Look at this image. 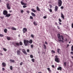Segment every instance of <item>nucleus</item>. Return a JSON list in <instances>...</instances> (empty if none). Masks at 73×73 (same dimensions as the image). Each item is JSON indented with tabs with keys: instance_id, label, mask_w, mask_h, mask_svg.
I'll return each instance as SVG.
<instances>
[{
	"instance_id": "nucleus-1",
	"label": "nucleus",
	"mask_w": 73,
	"mask_h": 73,
	"mask_svg": "<svg viewBox=\"0 0 73 73\" xmlns=\"http://www.w3.org/2000/svg\"><path fill=\"white\" fill-rule=\"evenodd\" d=\"M23 42L25 46H28L29 44V41L28 40H24L23 41Z\"/></svg>"
},
{
	"instance_id": "nucleus-2",
	"label": "nucleus",
	"mask_w": 73,
	"mask_h": 73,
	"mask_svg": "<svg viewBox=\"0 0 73 73\" xmlns=\"http://www.w3.org/2000/svg\"><path fill=\"white\" fill-rule=\"evenodd\" d=\"M55 61L56 62H60V60H59V58H58V56L56 55L55 56Z\"/></svg>"
},
{
	"instance_id": "nucleus-3",
	"label": "nucleus",
	"mask_w": 73,
	"mask_h": 73,
	"mask_svg": "<svg viewBox=\"0 0 73 73\" xmlns=\"http://www.w3.org/2000/svg\"><path fill=\"white\" fill-rule=\"evenodd\" d=\"M58 6L59 7H61L62 5V1H61V0H58Z\"/></svg>"
},
{
	"instance_id": "nucleus-4",
	"label": "nucleus",
	"mask_w": 73,
	"mask_h": 73,
	"mask_svg": "<svg viewBox=\"0 0 73 73\" xmlns=\"http://www.w3.org/2000/svg\"><path fill=\"white\" fill-rule=\"evenodd\" d=\"M23 33H25L26 32H27V29L24 28H23Z\"/></svg>"
},
{
	"instance_id": "nucleus-5",
	"label": "nucleus",
	"mask_w": 73,
	"mask_h": 73,
	"mask_svg": "<svg viewBox=\"0 0 73 73\" xmlns=\"http://www.w3.org/2000/svg\"><path fill=\"white\" fill-rule=\"evenodd\" d=\"M3 14L4 15H6L8 14V12L7 10H4L3 11Z\"/></svg>"
},
{
	"instance_id": "nucleus-6",
	"label": "nucleus",
	"mask_w": 73,
	"mask_h": 73,
	"mask_svg": "<svg viewBox=\"0 0 73 73\" xmlns=\"http://www.w3.org/2000/svg\"><path fill=\"white\" fill-rule=\"evenodd\" d=\"M22 51L24 54H26V55H27V53L26 52V51L25 49H23L22 50Z\"/></svg>"
},
{
	"instance_id": "nucleus-7",
	"label": "nucleus",
	"mask_w": 73,
	"mask_h": 73,
	"mask_svg": "<svg viewBox=\"0 0 73 73\" xmlns=\"http://www.w3.org/2000/svg\"><path fill=\"white\" fill-rule=\"evenodd\" d=\"M7 7L8 9H11V7H10V6H9V3H7L6 4Z\"/></svg>"
},
{
	"instance_id": "nucleus-8",
	"label": "nucleus",
	"mask_w": 73,
	"mask_h": 73,
	"mask_svg": "<svg viewBox=\"0 0 73 73\" xmlns=\"http://www.w3.org/2000/svg\"><path fill=\"white\" fill-rule=\"evenodd\" d=\"M17 55L19 56H20V54H21V52H20V51L19 50H17Z\"/></svg>"
},
{
	"instance_id": "nucleus-9",
	"label": "nucleus",
	"mask_w": 73,
	"mask_h": 73,
	"mask_svg": "<svg viewBox=\"0 0 73 73\" xmlns=\"http://www.w3.org/2000/svg\"><path fill=\"white\" fill-rule=\"evenodd\" d=\"M58 7L57 6H56L55 7V9L54 11L55 12H57L58 11Z\"/></svg>"
},
{
	"instance_id": "nucleus-10",
	"label": "nucleus",
	"mask_w": 73,
	"mask_h": 73,
	"mask_svg": "<svg viewBox=\"0 0 73 73\" xmlns=\"http://www.w3.org/2000/svg\"><path fill=\"white\" fill-rule=\"evenodd\" d=\"M15 46H20V44L19 43H15L14 44ZM17 45V46H16Z\"/></svg>"
},
{
	"instance_id": "nucleus-11",
	"label": "nucleus",
	"mask_w": 73,
	"mask_h": 73,
	"mask_svg": "<svg viewBox=\"0 0 73 73\" xmlns=\"http://www.w3.org/2000/svg\"><path fill=\"white\" fill-rule=\"evenodd\" d=\"M2 65L3 67H5L6 66V64L5 62H3L2 63Z\"/></svg>"
},
{
	"instance_id": "nucleus-12",
	"label": "nucleus",
	"mask_w": 73,
	"mask_h": 73,
	"mask_svg": "<svg viewBox=\"0 0 73 73\" xmlns=\"http://www.w3.org/2000/svg\"><path fill=\"white\" fill-rule=\"evenodd\" d=\"M11 14H7L6 15L5 17H10V16H11Z\"/></svg>"
},
{
	"instance_id": "nucleus-13",
	"label": "nucleus",
	"mask_w": 73,
	"mask_h": 73,
	"mask_svg": "<svg viewBox=\"0 0 73 73\" xmlns=\"http://www.w3.org/2000/svg\"><path fill=\"white\" fill-rule=\"evenodd\" d=\"M61 17L63 19H65L64 15V14H63L62 13H61Z\"/></svg>"
},
{
	"instance_id": "nucleus-14",
	"label": "nucleus",
	"mask_w": 73,
	"mask_h": 73,
	"mask_svg": "<svg viewBox=\"0 0 73 73\" xmlns=\"http://www.w3.org/2000/svg\"><path fill=\"white\" fill-rule=\"evenodd\" d=\"M57 36L59 39H60V40H61V36H60V34H58Z\"/></svg>"
},
{
	"instance_id": "nucleus-15",
	"label": "nucleus",
	"mask_w": 73,
	"mask_h": 73,
	"mask_svg": "<svg viewBox=\"0 0 73 73\" xmlns=\"http://www.w3.org/2000/svg\"><path fill=\"white\" fill-rule=\"evenodd\" d=\"M57 69L58 70H59L61 71L62 70V67H59L57 68Z\"/></svg>"
},
{
	"instance_id": "nucleus-16",
	"label": "nucleus",
	"mask_w": 73,
	"mask_h": 73,
	"mask_svg": "<svg viewBox=\"0 0 73 73\" xmlns=\"http://www.w3.org/2000/svg\"><path fill=\"white\" fill-rule=\"evenodd\" d=\"M47 69L48 70L49 73H51L52 72V70L50 69V68H47Z\"/></svg>"
},
{
	"instance_id": "nucleus-17",
	"label": "nucleus",
	"mask_w": 73,
	"mask_h": 73,
	"mask_svg": "<svg viewBox=\"0 0 73 73\" xmlns=\"http://www.w3.org/2000/svg\"><path fill=\"white\" fill-rule=\"evenodd\" d=\"M33 24L34 25H36V26L38 24L37 22H36L35 21L33 22Z\"/></svg>"
},
{
	"instance_id": "nucleus-18",
	"label": "nucleus",
	"mask_w": 73,
	"mask_h": 73,
	"mask_svg": "<svg viewBox=\"0 0 73 73\" xmlns=\"http://www.w3.org/2000/svg\"><path fill=\"white\" fill-rule=\"evenodd\" d=\"M31 15H32V16H33L34 17H35V16H36V15H35V14L33 13V12L31 13Z\"/></svg>"
},
{
	"instance_id": "nucleus-19",
	"label": "nucleus",
	"mask_w": 73,
	"mask_h": 73,
	"mask_svg": "<svg viewBox=\"0 0 73 73\" xmlns=\"http://www.w3.org/2000/svg\"><path fill=\"white\" fill-rule=\"evenodd\" d=\"M7 29H5L4 30V32L5 33H7Z\"/></svg>"
},
{
	"instance_id": "nucleus-20",
	"label": "nucleus",
	"mask_w": 73,
	"mask_h": 73,
	"mask_svg": "<svg viewBox=\"0 0 73 73\" xmlns=\"http://www.w3.org/2000/svg\"><path fill=\"white\" fill-rule=\"evenodd\" d=\"M29 44H32V42H33V41L32 39H30L29 41Z\"/></svg>"
},
{
	"instance_id": "nucleus-21",
	"label": "nucleus",
	"mask_w": 73,
	"mask_h": 73,
	"mask_svg": "<svg viewBox=\"0 0 73 73\" xmlns=\"http://www.w3.org/2000/svg\"><path fill=\"white\" fill-rule=\"evenodd\" d=\"M11 29H12V30H14V31L16 30V29L13 27H12Z\"/></svg>"
},
{
	"instance_id": "nucleus-22",
	"label": "nucleus",
	"mask_w": 73,
	"mask_h": 73,
	"mask_svg": "<svg viewBox=\"0 0 73 73\" xmlns=\"http://www.w3.org/2000/svg\"><path fill=\"white\" fill-rule=\"evenodd\" d=\"M21 4H22V5H27V4L24 3H23V1H21Z\"/></svg>"
},
{
	"instance_id": "nucleus-23",
	"label": "nucleus",
	"mask_w": 73,
	"mask_h": 73,
	"mask_svg": "<svg viewBox=\"0 0 73 73\" xmlns=\"http://www.w3.org/2000/svg\"><path fill=\"white\" fill-rule=\"evenodd\" d=\"M31 10L33 12L35 13V12H36V10H35L34 9H31Z\"/></svg>"
},
{
	"instance_id": "nucleus-24",
	"label": "nucleus",
	"mask_w": 73,
	"mask_h": 73,
	"mask_svg": "<svg viewBox=\"0 0 73 73\" xmlns=\"http://www.w3.org/2000/svg\"><path fill=\"white\" fill-rule=\"evenodd\" d=\"M9 61L11 62H15V60H14L10 59L9 60Z\"/></svg>"
},
{
	"instance_id": "nucleus-25",
	"label": "nucleus",
	"mask_w": 73,
	"mask_h": 73,
	"mask_svg": "<svg viewBox=\"0 0 73 73\" xmlns=\"http://www.w3.org/2000/svg\"><path fill=\"white\" fill-rule=\"evenodd\" d=\"M36 9L37 11H40V9L39 8H38V6L36 7Z\"/></svg>"
},
{
	"instance_id": "nucleus-26",
	"label": "nucleus",
	"mask_w": 73,
	"mask_h": 73,
	"mask_svg": "<svg viewBox=\"0 0 73 73\" xmlns=\"http://www.w3.org/2000/svg\"><path fill=\"white\" fill-rule=\"evenodd\" d=\"M60 49L58 48L57 50V51L58 53H59V54H60Z\"/></svg>"
},
{
	"instance_id": "nucleus-27",
	"label": "nucleus",
	"mask_w": 73,
	"mask_h": 73,
	"mask_svg": "<svg viewBox=\"0 0 73 73\" xmlns=\"http://www.w3.org/2000/svg\"><path fill=\"white\" fill-rule=\"evenodd\" d=\"M7 39L8 40H11V38L9 37H7Z\"/></svg>"
},
{
	"instance_id": "nucleus-28",
	"label": "nucleus",
	"mask_w": 73,
	"mask_h": 73,
	"mask_svg": "<svg viewBox=\"0 0 73 73\" xmlns=\"http://www.w3.org/2000/svg\"><path fill=\"white\" fill-rule=\"evenodd\" d=\"M48 11H49L50 12L52 13V9H49V8H48Z\"/></svg>"
},
{
	"instance_id": "nucleus-29",
	"label": "nucleus",
	"mask_w": 73,
	"mask_h": 73,
	"mask_svg": "<svg viewBox=\"0 0 73 73\" xmlns=\"http://www.w3.org/2000/svg\"><path fill=\"white\" fill-rule=\"evenodd\" d=\"M43 46H44V49H46V46L45 44H43Z\"/></svg>"
},
{
	"instance_id": "nucleus-30",
	"label": "nucleus",
	"mask_w": 73,
	"mask_h": 73,
	"mask_svg": "<svg viewBox=\"0 0 73 73\" xmlns=\"http://www.w3.org/2000/svg\"><path fill=\"white\" fill-rule=\"evenodd\" d=\"M19 45H23V43H22V42H20L19 43Z\"/></svg>"
},
{
	"instance_id": "nucleus-31",
	"label": "nucleus",
	"mask_w": 73,
	"mask_h": 73,
	"mask_svg": "<svg viewBox=\"0 0 73 73\" xmlns=\"http://www.w3.org/2000/svg\"><path fill=\"white\" fill-rule=\"evenodd\" d=\"M58 41L59 42H64V41L62 40H58Z\"/></svg>"
},
{
	"instance_id": "nucleus-32",
	"label": "nucleus",
	"mask_w": 73,
	"mask_h": 73,
	"mask_svg": "<svg viewBox=\"0 0 73 73\" xmlns=\"http://www.w3.org/2000/svg\"><path fill=\"white\" fill-rule=\"evenodd\" d=\"M10 69L12 70H13V67H12V66H10Z\"/></svg>"
},
{
	"instance_id": "nucleus-33",
	"label": "nucleus",
	"mask_w": 73,
	"mask_h": 73,
	"mask_svg": "<svg viewBox=\"0 0 73 73\" xmlns=\"http://www.w3.org/2000/svg\"><path fill=\"white\" fill-rule=\"evenodd\" d=\"M71 51H73V45L71 47Z\"/></svg>"
},
{
	"instance_id": "nucleus-34",
	"label": "nucleus",
	"mask_w": 73,
	"mask_h": 73,
	"mask_svg": "<svg viewBox=\"0 0 73 73\" xmlns=\"http://www.w3.org/2000/svg\"><path fill=\"white\" fill-rule=\"evenodd\" d=\"M31 61L33 62H35V59H32Z\"/></svg>"
},
{
	"instance_id": "nucleus-35",
	"label": "nucleus",
	"mask_w": 73,
	"mask_h": 73,
	"mask_svg": "<svg viewBox=\"0 0 73 73\" xmlns=\"http://www.w3.org/2000/svg\"><path fill=\"white\" fill-rule=\"evenodd\" d=\"M51 52L53 53H55V51L53 50H51Z\"/></svg>"
},
{
	"instance_id": "nucleus-36",
	"label": "nucleus",
	"mask_w": 73,
	"mask_h": 73,
	"mask_svg": "<svg viewBox=\"0 0 73 73\" xmlns=\"http://www.w3.org/2000/svg\"><path fill=\"white\" fill-rule=\"evenodd\" d=\"M66 62H64V66H65V67H66Z\"/></svg>"
},
{
	"instance_id": "nucleus-37",
	"label": "nucleus",
	"mask_w": 73,
	"mask_h": 73,
	"mask_svg": "<svg viewBox=\"0 0 73 73\" xmlns=\"http://www.w3.org/2000/svg\"><path fill=\"white\" fill-rule=\"evenodd\" d=\"M30 57L31 58H33V55H30Z\"/></svg>"
},
{
	"instance_id": "nucleus-38",
	"label": "nucleus",
	"mask_w": 73,
	"mask_h": 73,
	"mask_svg": "<svg viewBox=\"0 0 73 73\" xmlns=\"http://www.w3.org/2000/svg\"><path fill=\"white\" fill-rule=\"evenodd\" d=\"M0 37H4V35L2 34H0Z\"/></svg>"
},
{
	"instance_id": "nucleus-39",
	"label": "nucleus",
	"mask_w": 73,
	"mask_h": 73,
	"mask_svg": "<svg viewBox=\"0 0 73 73\" xmlns=\"http://www.w3.org/2000/svg\"><path fill=\"white\" fill-rule=\"evenodd\" d=\"M31 37L32 38H34V35L32 34H31Z\"/></svg>"
},
{
	"instance_id": "nucleus-40",
	"label": "nucleus",
	"mask_w": 73,
	"mask_h": 73,
	"mask_svg": "<svg viewBox=\"0 0 73 73\" xmlns=\"http://www.w3.org/2000/svg\"><path fill=\"white\" fill-rule=\"evenodd\" d=\"M30 19H33V17H32V16H30Z\"/></svg>"
},
{
	"instance_id": "nucleus-41",
	"label": "nucleus",
	"mask_w": 73,
	"mask_h": 73,
	"mask_svg": "<svg viewBox=\"0 0 73 73\" xmlns=\"http://www.w3.org/2000/svg\"><path fill=\"white\" fill-rule=\"evenodd\" d=\"M3 50H4V51H6L7 50L5 48H3Z\"/></svg>"
},
{
	"instance_id": "nucleus-42",
	"label": "nucleus",
	"mask_w": 73,
	"mask_h": 73,
	"mask_svg": "<svg viewBox=\"0 0 73 73\" xmlns=\"http://www.w3.org/2000/svg\"><path fill=\"white\" fill-rule=\"evenodd\" d=\"M27 51L28 52V53H29V52H30V50H29L27 49Z\"/></svg>"
},
{
	"instance_id": "nucleus-43",
	"label": "nucleus",
	"mask_w": 73,
	"mask_h": 73,
	"mask_svg": "<svg viewBox=\"0 0 73 73\" xmlns=\"http://www.w3.org/2000/svg\"><path fill=\"white\" fill-rule=\"evenodd\" d=\"M59 22H62V21H61V20L60 18L59 19Z\"/></svg>"
},
{
	"instance_id": "nucleus-44",
	"label": "nucleus",
	"mask_w": 73,
	"mask_h": 73,
	"mask_svg": "<svg viewBox=\"0 0 73 73\" xmlns=\"http://www.w3.org/2000/svg\"><path fill=\"white\" fill-rule=\"evenodd\" d=\"M61 38L63 40H64V37L62 35L61 36Z\"/></svg>"
},
{
	"instance_id": "nucleus-45",
	"label": "nucleus",
	"mask_w": 73,
	"mask_h": 73,
	"mask_svg": "<svg viewBox=\"0 0 73 73\" xmlns=\"http://www.w3.org/2000/svg\"><path fill=\"white\" fill-rule=\"evenodd\" d=\"M31 47L32 48H33V44L31 45Z\"/></svg>"
},
{
	"instance_id": "nucleus-46",
	"label": "nucleus",
	"mask_w": 73,
	"mask_h": 73,
	"mask_svg": "<svg viewBox=\"0 0 73 73\" xmlns=\"http://www.w3.org/2000/svg\"><path fill=\"white\" fill-rule=\"evenodd\" d=\"M43 19H46V16H44L43 17Z\"/></svg>"
},
{
	"instance_id": "nucleus-47",
	"label": "nucleus",
	"mask_w": 73,
	"mask_h": 73,
	"mask_svg": "<svg viewBox=\"0 0 73 73\" xmlns=\"http://www.w3.org/2000/svg\"><path fill=\"white\" fill-rule=\"evenodd\" d=\"M23 7L24 8H26V7H27V6L24 5V6H23Z\"/></svg>"
},
{
	"instance_id": "nucleus-48",
	"label": "nucleus",
	"mask_w": 73,
	"mask_h": 73,
	"mask_svg": "<svg viewBox=\"0 0 73 73\" xmlns=\"http://www.w3.org/2000/svg\"><path fill=\"white\" fill-rule=\"evenodd\" d=\"M70 53L71 54H72V55H73V51H71L70 52Z\"/></svg>"
},
{
	"instance_id": "nucleus-49",
	"label": "nucleus",
	"mask_w": 73,
	"mask_h": 73,
	"mask_svg": "<svg viewBox=\"0 0 73 73\" xmlns=\"http://www.w3.org/2000/svg\"><path fill=\"white\" fill-rule=\"evenodd\" d=\"M52 68H54V65H52Z\"/></svg>"
},
{
	"instance_id": "nucleus-50",
	"label": "nucleus",
	"mask_w": 73,
	"mask_h": 73,
	"mask_svg": "<svg viewBox=\"0 0 73 73\" xmlns=\"http://www.w3.org/2000/svg\"><path fill=\"white\" fill-rule=\"evenodd\" d=\"M71 27L72 28H73V23H72L71 25Z\"/></svg>"
},
{
	"instance_id": "nucleus-51",
	"label": "nucleus",
	"mask_w": 73,
	"mask_h": 73,
	"mask_svg": "<svg viewBox=\"0 0 73 73\" xmlns=\"http://www.w3.org/2000/svg\"><path fill=\"white\" fill-rule=\"evenodd\" d=\"M60 8H61V9H64V7H63V6L61 7H60Z\"/></svg>"
},
{
	"instance_id": "nucleus-52",
	"label": "nucleus",
	"mask_w": 73,
	"mask_h": 73,
	"mask_svg": "<svg viewBox=\"0 0 73 73\" xmlns=\"http://www.w3.org/2000/svg\"><path fill=\"white\" fill-rule=\"evenodd\" d=\"M3 71H4V70H5V68H2Z\"/></svg>"
},
{
	"instance_id": "nucleus-53",
	"label": "nucleus",
	"mask_w": 73,
	"mask_h": 73,
	"mask_svg": "<svg viewBox=\"0 0 73 73\" xmlns=\"http://www.w3.org/2000/svg\"><path fill=\"white\" fill-rule=\"evenodd\" d=\"M21 13H23L24 12V11H23V10H22L21 11Z\"/></svg>"
},
{
	"instance_id": "nucleus-54",
	"label": "nucleus",
	"mask_w": 73,
	"mask_h": 73,
	"mask_svg": "<svg viewBox=\"0 0 73 73\" xmlns=\"http://www.w3.org/2000/svg\"><path fill=\"white\" fill-rule=\"evenodd\" d=\"M57 28L58 29H60V28L58 26H57Z\"/></svg>"
},
{
	"instance_id": "nucleus-55",
	"label": "nucleus",
	"mask_w": 73,
	"mask_h": 73,
	"mask_svg": "<svg viewBox=\"0 0 73 73\" xmlns=\"http://www.w3.org/2000/svg\"><path fill=\"white\" fill-rule=\"evenodd\" d=\"M20 65H23V62H21V63H20Z\"/></svg>"
},
{
	"instance_id": "nucleus-56",
	"label": "nucleus",
	"mask_w": 73,
	"mask_h": 73,
	"mask_svg": "<svg viewBox=\"0 0 73 73\" xmlns=\"http://www.w3.org/2000/svg\"><path fill=\"white\" fill-rule=\"evenodd\" d=\"M27 12L28 14L29 13V11H26Z\"/></svg>"
},
{
	"instance_id": "nucleus-57",
	"label": "nucleus",
	"mask_w": 73,
	"mask_h": 73,
	"mask_svg": "<svg viewBox=\"0 0 73 73\" xmlns=\"http://www.w3.org/2000/svg\"><path fill=\"white\" fill-rule=\"evenodd\" d=\"M49 6L50 8H52V6L51 5H50Z\"/></svg>"
},
{
	"instance_id": "nucleus-58",
	"label": "nucleus",
	"mask_w": 73,
	"mask_h": 73,
	"mask_svg": "<svg viewBox=\"0 0 73 73\" xmlns=\"http://www.w3.org/2000/svg\"><path fill=\"white\" fill-rule=\"evenodd\" d=\"M68 46H69V44H67V46H66V48H68Z\"/></svg>"
},
{
	"instance_id": "nucleus-59",
	"label": "nucleus",
	"mask_w": 73,
	"mask_h": 73,
	"mask_svg": "<svg viewBox=\"0 0 73 73\" xmlns=\"http://www.w3.org/2000/svg\"><path fill=\"white\" fill-rule=\"evenodd\" d=\"M55 25H58V24H57V23L56 22H55Z\"/></svg>"
},
{
	"instance_id": "nucleus-60",
	"label": "nucleus",
	"mask_w": 73,
	"mask_h": 73,
	"mask_svg": "<svg viewBox=\"0 0 73 73\" xmlns=\"http://www.w3.org/2000/svg\"><path fill=\"white\" fill-rule=\"evenodd\" d=\"M45 44H48V43L46 41L45 42Z\"/></svg>"
},
{
	"instance_id": "nucleus-61",
	"label": "nucleus",
	"mask_w": 73,
	"mask_h": 73,
	"mask_svg": "<svg viewBox=\"0 0 73 73\" xmlns=\"http://www.w3.org/2000/svg\"><path fill=\"white\" fill-rule=\"evenodd\" d=\"M58 23H59V24L60 25H61V23H60V22H59Z\"/></svg>"
},
{
	"instance_id": "nucleus-62",
	"label": "nucleus",
	"mask_w": 73,
	"mask_h": 73,
	"mask_svg": "<svg viewBox=\"0 0 73 73\" xmlns=\"http://www.w3.org/2000/svg\"><path fill=\"white\" fill-rule=\"evenodd\" d=\"M9 12L10 13H11V12H12V10H10L9 11Z\"/></svg>"
},
{
	"instance_id": "nucleus-63",
	"label": "nucleus",
	"mask_w": 73,
	"mask_h": 73,
	"mask_svg": "<svg viewBox=\"0 0 73 73\" xmlns=\"http://www.w3.org/2000/svg\"><path fill=\"white\" fill-rule=\"evenodd\" d=\"M0 54V55H1V56H3V54H2V53H1Z\"/></svg>"
},
{
	"instance_id": "nucleus-64",
	"label": "nucleus",
	"mask_w": 73,
	"mask_h": 73,
	"mask_svg": "<svg viewBox=\"0 0 73 73\" xmlns=\"http://www.w3.org/2000/svg\"><path fill=\"white\" fill-rule=\"evenodd\" d=\"M38 73H42L41 72H38Z\"/></svg>"
}]
</instances>
